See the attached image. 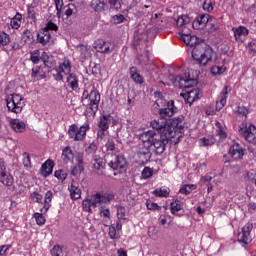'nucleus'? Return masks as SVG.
<instances>
[{
	"label": "nucleus",
	"instance_id": "obj_20",
	"mask_svg": "<svg viewBox=\"0 0 256 256\" xmlns=\"http://www.w3.org/2000/svg\"><path fill=\"white\" fill-rule=\"evenodd\" d=\"M37 41L41 45H49V43H51V32L41 28L37 33Z\"/></svg>",
	"mask_w": 256,
	"mask_h": 256
},
{
	"label": "nucleus",
	"instance_id": "obj_29",
	"mask_svg": "<svg viewBox=\"0 0 256 256\" xmlns=\"http://www.w3.org/2000/svg\"><path fill=\"white\" fill-rule=\"evenodd\" d=\"M189 23H191V18H189L188 15H181L176 20V25L180 29V31H185Z\"/></svg>",
	"mask_w": 256,
	"mask_h": 256
},
{
	"label": "nucleus",
	"instance_id": "obj_46",
	"mask_svg": "<svg viewBox=\"0 0 256 256\" xmlns=\"http://www.w3.org/2000/svg\"><path fill=\"white\" fill-rule=\"evenodd\" d=\"M117 218L119 220L125 221L127 219V210L123 206H119L117 209Z\"/></svg>",
	"mask_w": 256,
	"mask_h": 256
},
{
	"label": "nucleus",
	"instance_id": "obj_60",
	"mask_svg": "<svg viewBox=\"0 0 256 256\" xmlns=\"http://www.w3.org/2000/svg\"><path fill=\"white\" fill-rule=\"evenodd\" d=\"M56 5L57 16L61 17V7H63V0H54Z\"/></svg>",
	"mask_w": 256,
	"mask_h": 256
},
{
	"label": "nucleus",
	"instance_id": "obj_15",
	"mask_svg": "<svg viewBox=\"0 0 256 256\" xmlns=\"http://www.w3.org/2000/svg\"><path fill=\"white\" fill-rule=\"evenodd\" d=\"M89 101V108L91 109L92 113H97L99 110V103L101 101V94H99V91L93 89L90 92Z\"/></svg>",
	"mask_w": 256,
	"mask_h": 256
},
{
	"label": "nucleus",
	"instance_id": "obj_6",
	"mask_svg": "<svg viewBox=\"0 0 256 256\" xmlns=\"http://www.w3.org/2000/svg\"><path fill=\"white\" fill-rule=\"evenodd\" d=\"M6 105L8 111L19 114L23 111V107H25V101H23V97L21 95L12 94L6 98Z\"/></svg>",
	"mask_w": 256,
	"mask_h": 256
},
{
	"label": "nucleus",
	"instance_id": "obj_45",
	"mask_svg": "<svg viewBox=\"0 0 256 256\" xmlns=\"http://www.w3.org/2000/svg\"><path fill=\"white\" fill-rule=\"evenodd\" d=\"M50 253L52 256H67V252L63 250V247L56 245L51 250Z\"/></svg>",
	"mask_w": 256,
	"mask_h": 256
},
{
	"label": "nucleus",
	"instance_id": "obj_12",
	"mask_svg": "<svg viewBox=\"0 0 256 256\" xmlns=\"http://www.w3.org/2000/svg\"><path fill=\"white\" fill-rule=\"evenodd\" d=\"M158 113L162 119H165V121H167V119H170V117H173L175 113H177V107H175V101L169 100L167 102V107L161 108Z\"/></svg>",
	"mask_w": 256,
	"mask_h": 256
},
{
	"label": "nucleus",
	"instance_id": "obj_43",
	"mask_svg": "<svg viewBox=\"0 0 256 256\" xmlns=\"http://www.w3.org/2000/svg\"><path fill=\"white\" fill-rule=\"evenodd\" d=\"M74 159L78 163V169L82 173V171H85V166L83 165V152H76L74 155Z\"/></svg>",
	"mask_w": 256,
	"mask_h": 256
},
{
	"label": "nucleus",
	"instance_id": "obj_49",
	"mask_svg": "<svg viewBox=\"0 0 256 256\" xmlns=\"http://www.w3.org/2000/svg\"><path fill=\"white\" fill-rule=\"evenodd\" d=\"M212 75H223L225 73V67L223 66H212L211 67Z\"/></svg>",
	"mask_w": 256,
	"mask_h": 256
},
{
	"label": "nucleus",
	"instance_id": "obj_19",
	"mask_svg": "<svg viewBox=\"0 0 256 256\" xmlns=\"http://www.w3.org/2000/svg\"><path fill=\"white\" fill-rule=\"evenodd\" d=\"M94 47L98 53H111L113 51V49H111V43L105 42L103 39L96 40Z\"/></svg>",
	"mask_w": 256,
	"mask_h": 256
},
{
	"label": "nucleus",
	"instance_id": "obj_61",
	"mask_svg": "<svg viewBox=\"0 0 256 256\" xmlns=\"http://www.w3.org/2000/svg\"><path fill=\"white\" fill-rule=\"evenodd\" d=\"M123 21H125V16H123V14L115 15L113 17V23H115L116 25H119V23H123Z\"/></svg>",
	"mask_w": 256,
	"mask_h": 256
},
{
	"label": "nucleus",
	"instance_id": "obj_2",
	"mask_svg": "<svg viewBox=\"0 0 256 256\" xmlns=\"http://www.w3.org/2000/svg\"><path fill=\"white\" fill-rule=\"evenodd\" d=\"M115 199V194L111 192L105 193H94L90 196H87L82 201L83 210L86 213H93L92 207H99V215L104 219V221H109L111 219V210L107 208V203H111Z\"/></svg>",
	"mask_w": 256,
	"mask_h": 256
},
{
	"label": "nucleus",
	"instance_id": "obj_35",
	"mask_svg": "<svg viewBox=\"0 0 256 256\" xmlns=\"http://www.w3.org/2000/svg\"><path fill=\"white\" fill-rule=\"evenodd\" d=\"M40 59L41 61H43L45 67H48L49 69H51V67L55 65V60H53V56L47 55V52H43Z\"/></svg>",
	"mask_w": 256,
	"mask_h": 256
},
{
	"label": "nucleus",
	"instance_id": "obj_1",
	"mask_svg": "<svg viewBox=\"0 0 256 256\" xmlns=\"http://www.w3.org/2000/svg\"><path fill=\"white\" fill-rule=\"evenodd\" d=\"M150 126L155 131H158V135L167 137V139L174 140L175 145L179 143L181 137H183V129H185V118L183 115L177 116L172 119L171 123L167 122L164 118H158L151 121Z\"/></svg>",
	"mask_w": 256,
	"mask_h": 256
},
{
	"label": "nucleus",
	"instance_id": "obj_63",
	"mask_svg": "<svg viewBox=\"0 0 256 256\" xmlns=\"http://www.w3.org/2000/svg\"><path fill=\"white\" fill-rule=\"evenodd\" d=\"M237 113H239V115H242V117H247V115H249V110H247L244 106H240L237 109Z\"/></svg>",
	"mask_w": 256,
	"mask_h": 256
},
{
	"label": "nucleus",
	"instance_id": "obj_59",
	"mask_svg": "<svg viewBox=\"0 0 256 256\" xmlns=\"http://www.w3.org/2000/svg\"><path fill=\"white\" fill-rule=\"evenodd\" d=\"M111 9H121V2L119 0H108Z\"/></svg>",
	"mask_w": 256,
	"mask_h": 256
},
{
	"label": "nucleus",
	"instance_id": "obj_39",
	"mask_svg": "<svg viewBox=\"0 0 256 256\" xmlns=\"http://www.w3.org/2000/svg\"><path fill=\"white\" fill-rule=\"evenodd\" d=\"M210 27L208 28V33H215V31H219L221 27V22L212 17L210 20Z\"/></svg>",
	"mask_w": 256,
	"mask_h": 256
},
{
	"label": "nucleus",
	"instance_id": "obj_3",
	"mask_svg": "<svg viewBox=\"0 0 256 256\" xmlns=\"http://www.w3.org/2000/svg\"><path fill=\"white\" fill-rule=\"evenodd\" d=\"M215 57V51L209 45L197 44L192 50V59L195 65L205 67L207 63H211Z\"/></svg>",
	"mask_w": 256,
	"mask_h": 256
},
{
	"label": "nucleus",
	"instance_id": "obj_13",
	"mask_svg": "<svg viewBox=\"0 0 256 256\" xmlns=\"http://www.w3.org/2000/svg\"><path fill=\"white\" fill-rule=\"evenodd\" d=\"M157 135L153 130H148L140 135V141H142L145 149H151L153 147V141Z\"/></svg>",
	"mask_w": 256,
	"mask_h": 256
},
{
	"label": "nucleus",
	"instance_id": "obj_30",
	"mask_svg": "<svg viewBox=\"0 0 256 256\" xmlns=\"http://www.w3.org/2000/svg\"><path fill=\"white\" fill-rule=\"evenodd\" d=\"M130 77L134 83H137L138 85H143V77L141 74H139V70H137V67L132 66L129 69Z\"/></svg>",
	"mask_w": 256,
	"mask_h": 256
},
{
	"label": "nucleus",
	"instance_id": "obj_23",
	"mask_svg": "<svg viewBox=\"0 0 256 256\" xmlns=\"http://www.w3.org/2000/svg\"><path fill=\"white\" fill-rule=\"evenodd\" d=\"M170 79L172 80V83H185L184 87H194V85H197V80L196 79H185L181 75L177 76H170Z\"/></svg>",
	"mask_w": 256,
	"mask_h": 256
},
{
	"label": "nucleus",
	"instance_id": "obj_14",
	"mask_svg": "<svg viewBox=\"0 0 256 256\" xmlns=\"http://www.w3.org/2000/svg\"><path fill=\"white\" fill-rule=\"evenodd\" d=\"M210 21H213V16L209 14H200L192 23L193 29H203Z\"/></svg>",
	"mask_w": 256,
	"mask_h": 256
},
{
	"label": "nucleus",
	"instance_id": "obj_57",
	"mask_svg": "<svg viewBox=\"0 0 256 256\" xmlns=\"http://www.w3.org/2000/svg\"><path fill=\"white\" fill-rule=\"evenodd\" d=\"M32 201H34L35 203H41L43 201V195L37 193V192H33L30 195Z\"/></svg>",
	"mask_w": 256,
	"mask_h": 256
},
{
	"label": "nucleus",
	"instance_id": "obj_34",
	"mask_svg": "<svg viewBox=\"0 0 256 256\" xmlns=\"http://www.w3.org/2000/svg\"><path fill=\"white\" fill-rule=\"evenodd\" d=\"M0 183L5 185V187H11L13 185V176L9 173L3 172L0 174Z\"/></svg>",
	"mask_w": 256,
	"mask_h": 256
},
{
	"label": "nucleus",
	"instance_id": "obj_64",
	"mask_svg": "<svg viewBox=\"0 0 256 256\" xmlns=\"http://www.w3.org/2000/svg\"><path fill=\"white\" fill-rule=\"evenodd\" d=\"M139 32H138V30H136L135 32H134V47H135V49H137V47H139V41H141V37H139Z\"/></svg>",
	"mask_w": 256,
	"mask_h": 256
},
{
	"label": "nucleus",
	"instance_id": "obj_52",
	"mask_svg": "<svg viewBox=\"0 0 256 256\" xmlns=\"http://www.w3.org/2000/svg\"><path fill=\"white\" fill-rule=\"evenodd\" d=\"M54 177H56V179H59L60 181H65V179H67V173L63 170H57L54 173Z\"/></svg>",
	"mask_w": 256,
	"mask_h": 256
},
{
	"label": "nucleus",
	"instance_id": "obj_10",
	"mask_svg": "<svg viewBox=\"0 0 256 256\" xmlns=\"http://www.w3.org/2000/svg\"><path fill=\"white\" fill-rule=\"evenodd\" d=\"M56 74L53 75L55 81H63L64 75H71V61L69 59L63 60L59 67L55 68Z\"/></svg>",
	"mask_w": 256,
	"mask_h": 256
},
{
	"label": "nucleus",
	"instance_id": "obj_38",
	"mask_svg": "<svg viewBox=\"0 0 256 256\" xmlns=\"http://www.w3.org/2000/svg\"><path fill=\"white\" fill-rule=\"evenodd\" d=\"M21 19H23L21 13H16V15L11 19L10 22L12 29H19L21 27Z\"/></svg>",
	"mask_w": 256,
	"mask_h": 256
},
{
	"label": "nucleus",
	"instance_id": "obj_55",
	"mask_svg": "<svg viewBox=\"0 0 256 256\" xmlns=\"http://www.w3.org/2000/svg\"><path fill=\"white\" fill-rule=\"evenodd\" d=\"M23 157V165L24 167H31V157H29V153L24 152L22 154Z\"/></svg>",
	"mask_w": 256,
	"mask_h": 256
},
{
	"label": "nucleus",
	"instance_id": "obj_54",
	"mask_svg": "<svg viewBox=\"0 0 256 256\" xmlns=\"http://www.w3.org/2000/svg\"><path fill=\"white\" fill-rule=\"evenodd\" d=\"M202 7L204 11L211 13V11H213V2L211 0H205Z\"/></svg>",
	"mask_w": 256,
	"mask_h": 256
},
{
	"label": "nucleus",
	"instance_id": "obj_56",
	"mask_svg": "<svg viewBox=\"0 0 256 256\" xmlns=\"http://www.w3.org/2000/svg\"><path fill=\"white\" fill-rule=\"evenodd\" d=\"M106 151H117V147H115V141L109 139L105 144Z\"/></svg>",
	"mask_w": 256,
	"mask_h": 256
},
{
	"label": "nucleus",
	"instance_id": "obj_18",
	"mask_svg": "<svg viewBox=\"0 0 256 256\" xmlns=\"http://www.w3.org/2000/svg\"><path fill=\"white\" fill-rule=\"evenodd\" d=\"M232 32L234 33L235 41L238 43H243V37L249 35V29L245 26L233 27Z\"/></svg>",
	"mask_w": 256,
	"mask_h": 256
},
{
	"label": "nucleus",
	"instance_id": "obj_40",
	"mask_svg": "<svg viewBox=\"0 0 256 256\" xmlns=\"http://www.w3.org/2000/svg\"><path fill=\"white\" fill-rule=\"evenodd\" d=\"M195 189H197V186L193 184H185L180 188L179 193L182 195H190V193L195 191Z\"/></svg>",
	"mask_w": 256,
	"mask_h": 256
},
{
	"label": "nucleus",
	"instance_id": "obj_53",
	"mask_svg": "<svg viewBox=\"0 0 256 256\" xmlns=\"http://www.w3.org/2000/svg\"><path fill=\"white\" fill-rule=\"evenodd\" d=\"M46 31H59V26L57 24L53 23L52 21H49L46 26L44 27Z\"/></svg>",
	"mask_w": 256,
	"mask_h": 256
},
{
	"label": "nucleus",
	"instance_id": "obj_22",
	"mask_svg": "<svg viewBox=\"0 0 256 256\" xmlns=\"http://www.w3.org/2000/svg\"><path fill=\"white\" fill-rule=\"evenodd\" d=\"M91 165L95 171H103L105 169V159L97 154L93 155Z\"/></svg>",
	"mask_w": 256,
	"mask_h": 256
},
{
	"label": "nucleus",
	"instance_id": "obj_5",
	"mask_svg": "<svg viewBox=\"0 0 256 256\" xmlns=\"http://www.w3.org/2000/svg\"><path fill=\"white\" fill-rule=\"evenodd\" d=\"M51 201H53V192L47 191L45 194V199H44V206L40 209V213H34L33 217L36 221V224L39 225L40 227L42 225H45V215L49 209H51Z\"/></svg>",
	"mask_w": 256,
	"mask_h": 256
},
{
	"label": "nucleus",
	"instance_id": "obj_4",
	"mask_svg": "<svg viewBox=\"0 0 256 256\" xmlns=\"http://www.w3.org/2000/svg\"><path fill=\"white\" fill-rule=\"evenodd\" d=\"M89 129V121H86L80 127L77 124H72L68 129V137L73 141H85V137H87V131H89Z\"/></svg>",
	"mask_w": 256,
	"mask_h": 256
},
{
	"label": "nucleus",
	"instance_id": "obj_25",
	"mask_svg": "<svg viewBox=\"0 0 256 256\" xmlns=\"http://www.w3.org/2000/svg\"><path fill=\"white\" fill-rule=\"evenodd\" d=\"M64 19H75L77 17V6L68 4L63 7Z\"/></svg>",
	"mask_w": 256,
	"mask_h": 256
},
{
	"label": "nucleus",
	"instance_id": "obj_41",
	"mask_svg": "<svg viewBox=\"0 0 256 256\" xmlns=\"http://www.w3.org/2000/svg\"><path fill=\"white\" fill-rule=\"evenodd\" d=\"M169 193H171L169 188H157L153 191V195L156 197H169Z\"/></svg>",
	"mask_w": 256,
	"mask_h": 256
},
{
	"label": "nucleus",
	"instance_id": "obj_28",
	"mask_svg": "<svg viewBox=\"0 0 256 256\" xmlns=\"http://www.w3.org/2000/svg\"><path fill=\"white\" fill-rule=\"evenodd\" d=\"M90 7L95 11V13H103V11L107 9V4L104 0H92Z\"/></svg>",
	"mask_w": 256,
	"mask_h": 256
},
{
	"label": "nucleus",
	"instance_id": "obj_17",
	"mask_svg": "<svg viewBox=\"0 0 256 256\" xmlns=\"http://www.w3.org/2000/svg\"><path fill=\"white\" fill-rule=\"evenodd\" d=\"M183 99L186 103H189V105H193L195 101H197L201 95V91L198 88H194L186 93L181 94Z\"/></svg>",
	"mask_w": 256,
	"mask_h": 256
},
{
	"label": "nucleus",
	"instance_id": "obj_32",
	"mask_svg": "<svg viewBox=\"0 0 256 256\" xmlns=\"http://www.w3.org/2000/svg\"><path fill=\"white\" fill-rule=\"evenodd\" d=\"M113 121V116L110 114L104 115L100 117V121L98 123L99 129L106 130L109 129L110 123Z\"/></svg>",
	"mask_w": 256,
	"mask_h": 256
},
{
	"label": "nucleus",
	"instance_id": "obj_8",
	"mask_svg": "<svg viewBox=\"0 0 256 256\" xmlns=\"http://www.w3.org/2000/svg\"><path fill=\"white\" fill-rule=\"evenodd\" d=\"M240 135L252 145H256V126L253 124H242L239 129Z\"/></svg>",
	"mask_w": 256,
	"mask_h": 256
},
{
	"label": "nucleus",
	"instance_id": "obj_47",
	"mask_svg": "<svg viewBox=\"0 0 256 256\" xmlns=\"http://www.w3.org/2000/svg\"><path fill=\"white\" fill-rule=\"evenodd\" d=\"M192 36H193V35H191V34H190L189 32H187L186 30H182V31H181L180 39H181V41H183L186 45H189Z\"/></svg>",
	"mask_w": 256,
	"mask_h": 256
},
{
	"label": "nucleus",
	"instance_id": "obj_16",
	"mask_svg": "<svg viewBox=\"0 0 256 256\" xmlns=\"http://www.w3.org/2000/svg\"><path fill=\"white\" fill-rule=\"evenodd\" d=\"M231 90H232L231 86H225L223 88L218 100L216 101V109L218 111H221V109H223L225 105H227V95L231 93Z\"/></svg>",
	"mask_w": 256,
	"mask_h": 256
},
{
	"label": "nucleus",
	"instance_id": "obj_26",
	"mask_svg": "<svg viewBox=\"0 0 256 256\" xmlns=\"http://www.w3.org/2000/svg\"><path fill=\"white\" fill-rule=\"evenodd\" d=\"M66 82L68 87L72 89V91H77L79 89V78L77 77V74H68Z\"/></svg>",
	"mask_w": 256,
	"mask_h": 256
},
{
	"label": "nucleus",
	"instance_id": "obj_36",
	"mask_svg": "<svg viewBox=\"0 0 256 256\" xmlns=\"http://www.w3.org/2000/svg\"><path fill=\"white\" fill-rule=\"evenodd\" d=\"M22 41L24 43H26L27 45H31V43H33V41H35V38L33 37V33L30 32L29 29H26L22 32V37H21Z\"/></svg>",
	"mask_w": 256,
	"mask_h": 256
},
{
	"label": "nucleus",
	"instance_id": "obj_51",
	"mask_svg": "<svg viewBox=\"0 0 256 256\" xmlns=\"http://www.w3.org/2000/svg\"><path fill=\"white\" fill-rule=\"evenodd\" d=\"M86 153H88V155H93L95 153H97V144L95 142H92L91 144H89V146L85 149Z\"/></svg>",
	"mask_w": 256,
	"mask_h": 256
},
{
	"label": "nucleus",
	"instance_id": "obj_44",
	"mask_svg": "<svg viewBox=\"0 0 256 256\" xmlns=\"http://www.w3.org/2000/svg\"><path fill=\"white\" fill-rule=\"evenodd\" d=\"M11 43V38L9 37V34L5 32H0V49L1 47H7Z\"/></svg>",
	"mask_w": 256,
	"mask_h": 256
},
{
	"label": "nucleus",
	"instance_id": "obj_24",
	"mask_svg": "<svg viewBox=\"0 0 256 256\" xmlns=\"http://www.w3.org/2000/svg\"><path fill=\"white\" fill-rule=\"evenodd\" d=\"M10 127L15 131V133H25L27 130V125L20 119H11Z\"/></svg>",
	"mask_w": 256,
	"mask_h": 256
},
{
	"label": "nucleus",
	"instance_id": "obj_9",
	"mask_svg": "<svg viewBox=\"0 0 256 256\" xmlns=\"http://www.w3.org/2000/svg\"><path fill=\"white\" fill-rule=\"evenodd\" d=\"M251 231H253V223H247L243 228L242 232L238 233L237 241L246 249L247 245L251 243Z\"/></svg>",
	"mask_w": 256,
	"mask_h": 256
},
{
	"label": "nucleus",
	"instance_id": "obj_48",
	"mask_svg": "<svg viewBox=\"0 0 256 256\" xmlns=\"http://www.w3.org/2000/svg\"><path fill=\"white\" fill-rule=\"evenodd\" d=\"M142 179H149L153 177V169L150 167H144V169L141 172Z\"/></svg>",
	"mask_w": 256,
	"mask_h": 256
},
{
	"label": "nucleus",
	"instance_id": "obj_33",
	"mask_svg": "<svg viewBox=\"0 0 256 256\" xmlns=\"http://www.w3.org/2000/svg\"><path fill=\"white\" fill-rule=\"evenodd\" d=\"M137 157L138 163H140V165H145V163H148V161L151 159V152H149V149L146 148V151L137 152Z\"/></svg>",
	"mask_w": 256,
	"mask_h": 256
},
{
	"label": "nucleus",
	"instance_id": "obj_7",
	"mask_svg": "<svg viewBox=\"0 0 256 256\" xmlns=\"http://www.w3.org/2000/svg\"><path fill=\"white\" fill-rule=\"evenodd\" d=\"M169 141L175 143L174 141H177V138H167L158 134L154 138V141L152 142V147H150V149H152V151H154L156 155H163V153L165 152V146L167 145V143H169Z\"/></svg>",
	"mask_w": 256,
	"mask_h": 256
},
{
	"label": "nucleus",
	"instance_id": "obj_11",
	"mask_svg": "<svg viewBox=\"0 0 256 256\" xmlns=\"http://www.w3.org/2000/svg\"><path fill=\"white\" fill-rule=\"evenodd\" d=\"M108 167L110 169H113L114 171H123L127 169V159H125V156L118 155L115 156L114 159H112L108 163Z\"/></svg>",
	"mask_w": 256,
	"mask_h": 256
},
{
	"label": "nucleus",
	"instance_id": "obj_62",
	"mask_svg": "<svg viewBox=\"0 0 256 256\" xmlns=\"http://www.w3.org/2000/svg\"><path fill=\"white\" fill-rule=\"evenodd\" d=\"M200 143L202 147H211L213 145V140L207 139V138H202L200 139Z\"/></svg>",
	"mask_w": 256,
	"mask_h": 256
},
{
	"label": "nucleus",
	"instance_id": "obj_21",
	"mask_svg": "<svg viewBox=\"0 0 256 256\" xmlns=\"http://www.w3.org/2000/svg\"><path fill=\"white\" fill-rule=\"evenodd\" d=\"M244 151L243 146H240L239 143H234L229 149V154L233 159H243Z\"/></svg>",
	"mask_w": 256,
	"mask_h": 256
},
{
	"label": "nucleus",
	"instance_id": "obj_31",
	"mask_svg": "<svg viewBox=\"0 0 256 256\" xmlns=\"http://www.w3.org/2000/svg\"><path fill=\"white\" fill-rule=\"evenodd\" d=\"M55 166L53 160H47L44 164L41 166V171L43 177H49L51 173H53V167Z\"/></svg>",
	"mask_w": 256,
	"mask_h": 256
},
{
	"label": "nucleus",
	"instance_id": "obj_42",
	"mask_svg": "<svg viewBox=\"0 0 256 256\" xmlns=\"http://www.w3.org/2000/svg\"><path fill=\"white\" fill-rule=\"evenodd\" d=\"M181 209H183V207L181 206V201L174 200L173 202H171L170 211L172 215H176L177 213H179V211H181Z\"/></svg>",
	"mask_w": 256,
	"mask_h": 256
},
{
	"label": "nucleus",
	"instance_id": "obj_58",
	"mask_svg": "<svg viewBox=\"0 0 256 256\" xmlns=\"http://www.w3.org/2000/svg\"><path fill=\"white\" fill-rule=\"evenodd\" d=\"M109 237L110 239H119V234H117V229L115 228V226H110Z\"/></svg>",
	"mask_w": 256,
	"mask_h": 256
},
{
	"label": "nucleus",
	"instance_id": "obj_37",
	"mask_svg": "<svg viewBox=\"0 0 256 256\" xmlns=\"http://www.w3.org/2000/svg\"><path fill=\"white\" fill-rule=\"evenodd\" d=\"M69 191L71 199H74V201H77V199H81V189H79V187L72 184L69 187Z\"/></svg>",
	"mask_w": 256,
	"mask_h": 256
},
{
	"label": "nucleus",
	"instance_id": "obj_27",
	"mask_svg": "<svg viewBox=\"0 0 256 256\" xmlns=\"http://www.w3.org/2000/svg\"><path fill=\"white\" fill-rule=\"evenodd\" d=\"M61 159L64 163H73V159H75V154H73V150L71 147L66 146L62 150Z\"/></svg>",
	"mask_w": 256,
	"mask_h": 256
},
{
	"label": "nucleus",
	"instance_id": "obj_50",
	"mask_svg": "<svg viewBox=\"0 0 256 256\" xmlns=\"http://www.w3.org/2000/svg\"><path fill=\"white\" fill-rule=\"evenodd\" d=\"M146 207L149 211H159V209H161V206H159L158 203H154L151 201L146 202Z\"/></svg>",
	"mask_w": 256,
	"mask_h": 256
}]
</instances>
